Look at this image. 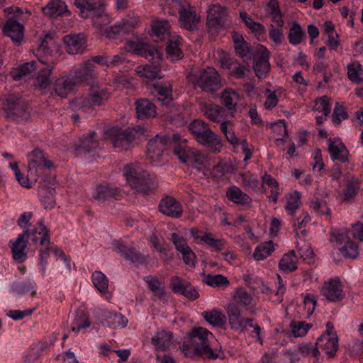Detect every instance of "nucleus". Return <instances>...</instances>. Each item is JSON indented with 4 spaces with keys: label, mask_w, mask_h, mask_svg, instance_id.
I'll return each mask as SVG.
<instances>
[{
    "label": "nucleus",
    "mask_w": 363,
    "mask_h": 363,
    "mask_svg": "<svg viewBox=\"0 0 363 363\" xmlns=\"http://www.w3.org/2000/svg\"><path fill=\"white\" fill-rule=\"evenodd\" d=\"M169 286L173 292L182 294L191 301L197 299L199 296V292L191 284L179 277H171Z\"/></svg>",
    "instance_id": "nucleus-18"
},
{
    "label": "nucleus",
    "mask_w": 363,
    "mask_h": 363,
    "mask_svg": "<svg viewBox=\"0 0 363 363\" xmlns=\"http://www.w3.org/2000/svg\"><path fill=\"white\" fill-rule=\"evenodd\" d=\"M144 281L147 283L149 289L155 296L160 299H164L165 290L158 278L155 276L149 275L145 277Z\"/></svg>",
    "instance_id": "nucleus-48"
},
{
    "label": "nucleus",
    "mask_w": 363,
    "mask_h": 363,
    "mask_svg": "<svg viewBox=\"0 0 363 363\" xmlns=\"http://www.w3.org/2000/svg\"><path fill=\"white\" fill-rule=\"evenodd\" d=\"M240 94L231 88L225 89L220 96L221 104L233 113L238 110V104L240 101Z\"/></svg>",
    "instance_id": "nucleus-33"
},
{
    "label": "nucleus",
    "mask_w": 363,
    "mask_h": 363,
    "mask_svg": "<svg viewBox=\"0 0 363 363\" xmlns=\"http://www.w3.org/2000/svg\"><path fill=\"white\" fill-rule=\"evenodd\" d=\"M189 164L196 169L198 172H201L203 176H208L211 174L210 159L197 150H195Z\"/></svg>",
    "instance_id": "nucleus-34"
},
{
    "label": "nucleus",
    "mask_w": 363,
    "mask_h": 363,
    "mask_svg": "<svg viewBox=\"0 0 363 363\" xmlns=\"http://www.w3.org/2000/svg\"><path fill=\"white\" fill-rule=\"evenodd\" d=\"M90 326V321L86 313L83 311L78 313L72 323V330L76 333Z\"/></svg>",
    "instance_id": "nucleus-61"
},
{
    "label": "nucleus",
    "mask_w": 363,
    "mask_h": 363,
    "mask_svg": "<svg viewBox=\"0 0 363 363\" xmlns=\"http://www.w3.org/2000/svg\"><path fill=\"white\" fill-rule=\"evenodd\" d=\"M154 89L157 99L163 104H167L172 101V86L169 84L155 85Z\"/></svg>",
    "instance_id": "nucleus-53"
},
{
    "label": "nucleus",
    "mask_w": 363,
    "mask_h": 363,
    "mask_svg": "<svg viewBox=\"0 0 363 363\" xmlns=\"http://www.w3.org/2000/svg\"><path fill=\"white\" fill-rule=\"evenodd\" d=\"M240 16L245 26L255 35L257 40L262 42L266 40L267 30L263 24L255 21L246 12H240Z\"/></svg>",
    "instance_id": "nucleus-27"
},
{
    "label": "nucleus",
    "mask_w": 363,
    "mask_h": 363,
    "mask_svg": "<svg viewBox=\"0 0 363 363\" xmlns=\"http://www.w3.org/2000/svg\"><path fill=\"white\" fill-rule=\"evenodd\" d=\"M347 77L350 81L358 84L363 82V78L362 77L363 69L359 62H352L347 65Z\"/></svg>",
    "instance_id": "nucleus-56"
},
{
    "label": "nucleus",
    "mask_w": 363,
    "mask_h": 363,
    "mask_svg": "<svg viewBox=\"0 0 363 363\" xmlns=\"http://www.w3.org/2000/svg\"><path fill=\"white\" fill-rule=\"evenodd\" d=\"M312 325L305 321L294 320L291 322L289 328L292 335L294 337H301L305 336Z\"/></svg>",
    "instance_id": "nucleus-57"
},
{
    "label": "nucleus",
    "mask_w": 363,
    "mask_h": 363,
    "mask_svg": "<svg viewBox=\"0 0 363 363\" xmlns=\"http://www.w3.org/2000/svg\"><path fill=\"white\" fill-rule=\"evenodd\" d=\"M159 209L164 215L175 218H180L183 213L182 204L172 196L162 199Z\"/></svg>",
    "instance_id": "nucleus-22"
},
{
    "label": "nucleus",
    "mask_w": 363,
    "mask_h": 363,
    "mask_svg": "<svg viewBox=\"0 0 363 363\" xmlns=\"http://www.w3.org/2000/svg\"><path fill=\"white\" fill-rule=\"evenodd\" d=\"M318 349H322L329 358L335 356L338 348V340L336 334H323L316 342Z\"/></svg>",
    "instance_id": "nucleus-26"
},
{
    "label": "nucleus",
    "mask_w": 363,
    "mask_h": 363,
    "mask_svg": "<svg viewBox=\"0 0 363 363\" xmlns=\"http://www.w3.org/2000/svg\"><path fill=\"white\" fill-rule=\"evenodd\" d=\"M169 139L165 135H157L151 139L147 147V157L154 164L161 162L163 152L167 148Z\"/></svg>",
    "instance_id": "nucleus-12"
},
{
    "label": "nucleus",
    "mask_w": 363,
    "mask_h": 363,
    "mask_svg": "<svg viewBox=\"0 0 363 363\" xmlns=\"http://www.w3.org/2000/svg\"><path fill=\"white\" fill-rule=\"evenodd\" d=\"M33 216V214L30 211L23 213L17 220V225L21 228L23 229L22 234L26 235L27 237L32 236L33 242L37 244L39 240V238L36 235L37 229L30 223Z\"/></svg>",
    "instance_id": "nucleus-30"
},
{
    "label": "nucleus",
    "mask_w": 363,
    "mask_h": 363,
    "mask_svg": "<svg viewBox=\"0 0 363 363\" xmlns=\"http://www.w3.org/2000/svg\"><path fill=\"white\" fill-rule=\"evenodd\" d=\"M37 69L36 62L32 61L16 67L11 72V76L14 80H20Z\"/></svg>",
    "instance_id": "nucleus-50"
},
{
    "label": "nucleus",
    "mask_w": 363,
    "mask_h": 363,
    "mask_svg": "<svg viewBox=\"0 0 363 363\" xmlns=\"http://www.w3.org/2000/svg\"><path fill=\"white\" fill-rule=\"evenodd\" d=\"M304 32L298 23H294L289 29L288 39L293 45L300 44L303 38Z\"/></svg>",
    "instance_id": "nucleus-60"
},
{
    "label": "nucleus",
    "mask_w": 363,
    "mask_h": 363,
    "mask_svg": "<svg viewBox=\"0 0 363 363\" xmlns=\"http://www.w3.org/2000/svg\"><path fill=\"white\" fill-rule=\"evenodd\" d=\"M263 186L267 187L270 190L269 199L273 202H277L281 191L277 182L271 175L265 174L262 177Z\"/></svg>",
    "instance_id": "nucleus-51"
},
{
    "label": "nucleus",
    "mask_w": 363,
    "mask_h": 363,
    "mask_svg": "<svg viewBox=\"0 0 363 363\" xmlns=\"http://www.w3.org/2000/svg\"><path fill=\"white\" fill-rule=\"evenodd\" d=\"M328 151L333 160L345 162L348 160L349 152L345 145L338 138L329 139Z\"/></svg>",
    "instance_id": "nucleus-29"
},
{
    "label": "nucleus",
    "mask_w": 363,
    "mask_h": 363,
    "mask_svg": "<svg viewBox=\"0 0 363 363\" xmlns=\"http://www.w3.org/2000/svg\"><path fill=\"white\" fill-rule=\"evenodd\" d=\"M152 35L155 40H163L169 37L170 24L167 20H155L152 22Z\"/></svg>",
    "instance_id": "nucleus-38"
},
{
    "label": "nucleus",
    "mask_w": 363,
    "mask_h": 363,
    "mask_svg": "<svg viewBox=\"0 0 363 363\" xmlns=\"http://www.w3.org/2000/svg\"><path fill=\"white\" fill-rule=\"evenodd\" d=\"M109 98V94L105 89L94 90L89 96L76 98L72 103L74 108L85 111L94 106H100Z\"/></svg>",
    "instance_id": "nucleus-9"
},
{
    "label": "nucleus",
    "mask_w": 363,
    "mask_h": 363,
    "mask_svg": "<svg viewBox=\"0 0 363 363\" xmlns=\"http://www.w3.org/2000/svg\"><path fill=\"white\" fill-rule=\"evenodd\" d=\"M204 282L208 286L222 289L228 287L230 284L228 278L222 274H208L204 278Z\"/></svg>",
    "instance_id": "nucleus-55"
},
{
    "label": "nucleus",
    "mask_w": 363,
    "mask_h": 363,
    "mask_svg": "<svg viewBox=\"0 0 363 363\" xmlns=\"http://www.w3.org/2000/svg\"><path fill=\"white\" fill-rule=\"evenodd\" d=\"M182 42V38L180 36H176L169 40L166 50L167 57L172 61L179 60L184 57L183 52L180 48Z\"/></svg>",
    "instance_id": "nucleus-44"
},
{
    "label": "nucleus",
    "mask_w": 363,
    "mask_h": 363,
    "mask_svg": "<svg viewBox=\"0 0 363 363\" xmlns=\"http://www.w3.org/2000/svg\"><path fill=\"white\" fill-rule=\"evenodd\" d=\"M189 129L199 143L208 146L215 152L221 150L223 147L221 139L209 128L204 121L194 120L189 124Z\"/></svg>",
    "instance_id": "nucleus-3"
},
{
    "label": "nucleus",
    "mask_w": 363,
    "mask_h": 363,
    "mask_svg": "<svg viewBox=\"0 0 363 363\" xmlns=\"http://www.w3.org/2000/svg\"><path fill=\"white\" fill-rule=\"evenodd\" d=\"M266 13L271 17L272 23L284 24L279 2L277 0H269L265 8Z\"/></svg>",
    "instance_id": "nucleus-47"
},
{
    "label": "nucleus",
    "mask_w": 363,
    "mask_h": 363,
    "mask_svg": "<svg viewBox=\"0 0 363 363\" xmlns=\"http://www.w3.org/2000/svg\"><path fill=\"white\" fill-rule=\"evenodd\" d=\"M223 109L218 105L210 104L203 110L204 115L213 122H220L223 119Z\"/></svg>",
    "instance_id": "nucleus-59"
},
{
    "label": "nucleus",
    "mask_w": 363,
    "mask_h": 363,
    "mask_svg": "<svg viewBox=\"0 0 363 363\" xmlns=\"http://www.w3.org/2000/svg\"><path fill=\"white\" fill-rule=\"evenodd\" d=\"M144 133L145 128L140 125L123 130L111 128L106 130V137L112 142L114 147L126 150L130 148L131 143L136 137Z\"/></svg>",
    "instance_id": "nucleus-4"
},
{
    "label": "nucleus",
    "mask_w": 363,
    "mask_h": 363,
    "mask_svg": "<svg viewBox=\"0 0 363 363\" xmlns=\"http://www.w3.org/2000/svg\"><path fill=\"white\" fill-rule=\"evenodd\" d=\"M179 22L181 27L188 30H194L197 28V25L201 19L200 16L188 2L179 1Z\"/></svg>",
    "instance_id": "nucleus-10"
},
{
    "label": "nucleus",
    "mask_w": 363,
    "mask_h": 363,
    "mask_svg": "<svg viewBox=\"0 0 363 363\" xmlns=\"http://www.w3.org/2000/svg\"><path fill=\"white\" fill-rule=\"evenodd\" d=\"M269 58V52L267 48L264 45H259L257 49V56L255 58V62L253 66L255 73L259 79L265 78L270 69Z\"/></svg>",
    "instance_id": "nucleus-19"
},
{
    "label": "nucleus",
    "mask_w": 363,
    "mask_h": 363,
    "mask_svg": "<svg viewBox=\"0 0 363 363\" xmlns=\"http://www.w3.org/2000/svg\"><path fill=\"white\" fill-rule=\"evenodd\" d=\"M135 104L138 118H151L156 116L155 106L148 99H140L135 101Z\"/></svg>",
    "instance_id": "nucleus-36"
},
{
    "label": "nucleus",
    "mask_w": 363,
    "mask_h": 363,
    "mask_svg": "<svg viewBox=\"0 0 363 363\" xmlns=\"http://www.w3.org/2000/svg\"><path fill=\"white\" fill-rule=\"evenodd\" d=\"M203 244L207 245L213 252H220L225 249L226 241L223 239H216L211 233L206 236Z\"/></svg>",
    "instance_id": "nucleus-62"
},
{
    "label": "nucleus",
    "mask_w": 363,
    "mask_h": 363,
    "mask_svg": "<svg viewBox=\"0 0 363 363\" xmlns=\"http://www.w3.org/2000/svg\"><path fill=\"white\" fill-rule=\"evenodd\" d=\"M201 315L207 323L213 327L221 328L225 325L226 316L224 313L218 308H216L211 311H203Z\"/></svg>",
    "instance_id": "nucleus-35"
},
{
    "label": "nucleus",
    "mask_w": 363,
    "mask_h": 363,
    "mask_svg": "<svg viewBox=\"0 0 363 363\" xmlns=\"http://www.w3.org/2000/svg\"><path fill=\"white\" fill-rule=\"evenodd\" d=\"M25 234H18L16 240H10L9 245L11 250L12 257L17 263H22L27 259L26 248L28 238Z\"/></svg>",
    "instance_id": "nucleus-20"
},
{
    "label": "nucleus",
    "mask_w": 363,
    "mask_h": 363,
    "mask_svg": "<svg viewBox=\"0 0 363 363\" xmlns=\"http://www.w3.org/2000/svg\"><path fill=\"white\" fill-rule=\"evenodd\" d=\"M91 279L94 286L106 298H111L112 295L108 291V280L104 274L100 271H95L92 274Z\"/></svg>",
    "instance_id": "nucleus-42"
},
{
    "label": "nucleus",
    "mask_w": 363,
    "mask_h": 363,
    "mask_svg": "<svg viewBox=\"0 0 363 363\" xmlns=\"http://www.w3.org/2000/svg\"><path fill=\"white\" fill-rule=\"evenodd\" d=\"M74 76L79 84L88 83L96 77L95 66H93L91 61L86 60L74 70Z\"/></svg>",
    "instance_id": "nucleus-32"
},
{
    "label": "nucleus",
    "mask_w": 363,
    "mask_h": 363,
    "mask_svg": "<svg viewBox=\"0 0 363 363\" xmlns=\"http://www.w3.org/2000/svg\"><path fill=\"white\" fill-rule=\"evenodd\" d=\"M8 14H12L13 17L8 19L4 26L3 30L6 35L9 37L14 43H19L23 38L24 28L19 21H26L30 16V13L23 11L19 7L10 6L5 9Z\"/></svg>",
    "instance_id": "nucleus-2"
},
{
    "label": "nucleus",
    "mask_w": 363,
    "mask_h": 363,
    "mask_svg": "<svg viewBox=\"0 0 363 363\" xmlns=\"http://www.w3.org/2000/svg\"><path fill=\"white\" fill-rule=\"evenodd\" d=\"M286 199L285 210L289 215H294L295 211L301 206V194L294 191V192L288 194Z\"/></svg>",
    "instance_id": "nucleus-54"
},
{
    "label": "nucleus",
    "mask_w": 363,
    "mask_h": 363,
    "mask_svg": "<svg viewBox=\"0 0 363 363\" xmlns=\"http://www.w3.org/2000/svg\"><path fill=\"white\" fill-rule=\"evenodd\" d=\"M120 189L108 184L99 185L93 194V198L99 202H104L111 199H117L121 195Z\"/></svg>",
    "instance_id": "nucleus-31"
},
{
    "label": "nucleus",
    "mask_w": 363,
    "mask_h": 363,
    "mask_svg": "<svg viewBox=\"0 0 363 363\" xmlns=\"http://www.w3.org/2000/svg\"><path fill=\"white\" fill-rule=\"evenodd\" d=\"M78 82L74 76H62L57 78L53 84L55 92L60 97L65 98L74 89Z\"/></svg>",
    "instance_id": "nucleus-24"
},
{
    "label": "nucleus",
    "mask_w": 363,
    "mask_h": 363,
    "mask_svg": "<svg viewBox=\"0 0 363 363\" xmlns=\"http://www.w3.org/2000/svg\"><path fill=\"white\" fill-rule=\"evenodd\" d=\"M39 62L43 65H46L47 67L40 69L35 79L34 86L38 89L43 90L47 89L51 84L50 75L55 67V62L50 60L48 58L45 60L39 59Z\"/></svg>",
    "instance_id": "nucleus-21"
},
{
    "label": "nucleus",
    "mask_w": 363,
    "mask_h": 363,
    "mask_svg": "<svg viewBox=\"0 0 363 363\" xmlns=\"http://www.w3.org/2000/svg\"><path fill=\"white\" fill-rule=\"evenodd\" d=\"M276 245L272 241H266L259 244L252 253L256 261H262L269 257L275 250Z\"/></svg>",
    "instance_id": "nucleus-43"
},
{
    "label": "nucleus",
    "mask_w": 363,
    "mask_h": 363,
    "mask_svg": "<svg viewBox=\"0 0 363 363\" xmlns=\"http://www.w3.org/2000/svg\"><path fill=\"white\" fill-rule=\"evenodd\" d=\"M38 225L40 227V231L38 232V235L40 238L38 242L40 245L45 247L44 248H41L39 250V265L40 267V271L43 275H45L46 272V266L48 264V259L51 253L50 248L49 247L50 240L49 230L43 224L42 220L38 222Z\"/></svg>",
    "instance_id": "nucleus-15"
},
{
    "label": "nucleus",
    "mask_w": 363,
    "mask_h": 363,
    "mask_svg": "<svg viewBox=\"0 0 363 363\" xmlns=\"http://www.w3.org/2000/svg\"><path fill=\"white\" fill-rule=\"evenodd\" d=\"M138 20L135 18L123 20L111 26L107 31V37L114 38L117 34L121 33H126L132 30L138 24Z\"/></svg>",
    "instance_id": "nucleus-37"
},
{
    "label": "nucleus",
    "mask_w": 363,
    "mask_h": 363,
    "mask_svg": "<svg viewBox=\"0 0 363 363\" xmlns=\"http://www.w3.org/2000/svg\"><path fill=\"white\" fill-rule=\"evenodd\" d=\"M220 131L225 135L226 140L232 145H238L240 139L233 130V123L229 121H223L220 125Z\"/></svg>",
    "instance_id": "nucleus-58"
},
{
    "label": "nucleus",
    "mask_w": 363,
    "mask_h": 363,
    "mask_svg": "<svg viewBox=\"0 0 363 363\" xmlns=\"http://www.w3.org/2000/svg\"><path fill=\"white\" fill-rule=\"evenodd\" d=\"M228 16V9L225 6L219 4H212L207 11L206 23L208 27L223 28L226 24Z\"/></svg>",
    "instance_id": "nucleus-14"
},
{
    "label": "nucleus",
    "mask_w": 363,
    "mask_h": 363,
    "mask_svg": "<svg viewBox=\"0 0 363 363\" xmlns=\"http://www.w3.org/2000/svg\"><path fill=\"white\" fill-rule=\"evenodd\" d=\"M196 85L203 91L213 93L220 88L219 74L213 67H208L200 74Z\"/></svg>",
    "instance_id": "nucleus-11"
},
{
    "label": "nucleus",
    "mask_w": 363,
    "mask_h": 363,
    "mask_svg": "<svg viewBox=\"0 0 363 363\" xmlns=\"http://www.w3.org/2000/svg\"><path fill=\"white\" fill-rule=\"evenodd\" d=\"M105 0H75L74 5L79 10L83 18L91 17L96 25L100 26L101 23L98 20L101 19L103 22L108 21V16L104 13Z\"/></svg>",
    "instance_id": "nucleus-5"
},
{
    "label": "nucleus",
    "mask_w": 363,
    "mask_h": 363,
    "mask_svg": "<svg viewBox=\"0 0 363 363\" xmlns=\"http://www.w3.org/2000/svg\"><path fill=\"white\" fill-rule=\"evenodd\" d=\"M320 292L330 302L340 301L345 296L344 285L339 277L331 278L325 281Z\"/></svg>",
    "instance_id": "nucleus-13"
},
{
    "label": "nucleus",
    "mask_w": 363,
    "mask_h": 363,
    "mask_svg": "<svg viewBox=\"0 0 363 363\" xmlns=\"http://www.w3.org/2000/svg\"><path fill=\"white\" fill-rule=\"evenodd\" d=\"M106 319L107 325L113 328H124L128 323L126 318L120 313H108Z\"/></svg>",
    "instance_id": "nucleus-64"
},
{
    "label": "nucleus",
    "mask_w": 363,
    "mask_h": 363,
    "mask_svg": "<svg viewBox=\"0 0 363 363\" xmlns=\"http://www.w3.org/2000/svg\"><path fill=\"white\" fill-rule=\"evenodd\" d=\"M63 40L66 50L70 55L82 53L86 48V40L81 34L65 35Z\"/></svg>",
    "instance_id": "nucleus-28"
},
{
    "label": "nucleus",
    "mask_w": 363,
    "mask_h": 363,
    "mask_svg": "<svg viewBox=\"0 0 363 363\" xmlns=\"http://www.w3.org/2000/svg\"><path fill=\"white\" fill-rule=\"evenodd\" d=\"M124 175L128 184L138 192L147 193L157 187L156 177L137 164H126L124 167Z\"/></svg>",
    "instance_id": "nucleus-1"
},
{
    "label": "nucleus",
    "mask_w": 363,
    "mask_h": 363,
    "mask_svg": "<svg viewBox=\"0 0 363 363\" xmlns=\"http://www.w3.org/2000/svg\"><path fill=\"white\" fill-rule=\"evenodd\" d=\"M28 172L30 177L36 181L45 169L53 167L52 162L45 155L40 149H35L28 156Z\"/></svg>",
    "instance_id": "nucleus-7"
},
{
    "label": "nucleus",
    "mask_w": 363,
    "mask_h": 363,
    "mask_svg": "<svg viewBox=\"0 0 363 363\" xmlns=\"http://www.w3.org/2000/svg\"><path fill=\"white\" fill-rule=\"evenodd\" d=\"M44 15L52 18H56L67 12V7L61 0H51L45 7H42Z\"/></svg>",
    "instance_id": "nucleus-39"
},
{
    "label": "nucleus",
    "mask_w": 363,
    "mask_h": 363,
    "mask_svg": "<svg viewBox=\"0 0 363 363\" xmlns=\"http://www.w3.org/2000/svg\"><path fill=\"white\" fill-rule=\"evenodd\" d=\"M240 182L245 187L252 191H257L260 184L257 177L250 172L240 174Z\"/></svg>",
    "instance_id": "nucleus-63"
},
{
    "label": "nucleus",
    "mask_w": 363,
    "mask_h": 363,
    "mask_svg": "<svg viewBox=\"0 0 363 363\" xmlns=\"http://www.w3.org/2000/svg\"><path fill=\"white\" fill-rule=\"evenodd\" d=\"M226 196L230 201L240 205L249 204L252 202V199L235 186L228 189Z\"/></svg>",
    "instance_id": "nucleus-45"
},
{
    "label": "nucleus",
    "mask_w": 363,
    "mask_h": 363,
    "mask_svg": "<svg viewBox=\"0 0 363 363\" xmlns=\"http://www.w3.org/2000/svg\"><path fill=\"white\" fill-rule=\"evenodd\" d=\"M162 58L156 62V58L155 60H150L152 62V65H147L145 66H138L135 68L136 73L140 77L146 79L147 81H152L156 79H161L163 77L161 72V66L160 62Z\"/></svg>",
    "instance_id": "nucleus-23"
},
{
    "label": "nucleus",
    "mask_w": 363,
    "mask_h": 363,
    "mask_svg": "<svg viewBox=\"0 0 363 363\" xmlns=\"http://www.w3.org/2000/svg\"><path fill=\"white\" fill-rule=\"evenodd\" d=\"M126 49L136 55L145 57L148 60H153L156 58L158 62L162 57L160 50L154 46L140 41H129L127 43Z\"/></svg>",
    "instance_id": "nucleus-16"
},
{
    "label": "nucleus",
    "mask_w": 363,
    "mask_h": 363,
    "mask_svg": "<svg viewBox=\"0 0 363 363\" xmlns=\"http://www.w3.org/2000/svg\"><path fill=\"white\" fill-rule=\"evenodd\" d=\"M172 333L166 331L158 332L152 338V342L157 350L164 351L172 344Z\"/></svg>",
    "instance_id": "nucleus-46"
},
{
    "label": "nucleus",
    "mask_w": 363,
    "mask_h": 363,
    "mask_svg": "<svg viewBox=\"0 0 363 363\" xmlns=\"http://www.w3.org/2000/svg\"><path fill=\"white\" fill-rule=\"evenodd\" d=\"M298 257L294 250H291L284 254L279 262V269L289 273L295 271L297 269Z\"/></svg>",
    "instance_id": "nucleus-41"
},
{
    "label": "nucleus",
    "mask_w": 363,
    "mask_h": 363,
    "mask_svg": "<svg viewBox=\"0 0 363 363\" xmlns=\"http://www.w3.org/2000/svg\"><path fill=\"white\" fill-rule=\"evenodd\" d=\"M297 351L298 352V355L300 354L303 357H314L315 359L314 363H320L318 362V359L320 353L316 342L315 345H313L312 343L299 345L297 347Z\"/></svg>",
    "instance_id": "nucleus-49"
},
{
    "label": "nucleus",
    "mask_w": 363,
    "mask_h": 363,
    "mask_svg": "<svg viewBox=\"0 0 363 363\" xmlns=\"http://www.w3.org/2000/svg\"><path fill=\"white\" fill-rule=\"evenodd\" d=\"M283 26L284 24L279 25L278 23L272 22L269 26V37L276 45H281L285 40Z\"/></svg>",
    "instance_id": "nucleus-52"
},
{
    "label": "nucleus",
    "mask_w": 363,
    "mask_h": 363,
    "mask_svg": "<svg viewBox=\"0 0 363 363\" xmlns=\"http://www.w3.org/2000/svg\"><path fill=\"white\" fill-rule=\"evenodd\" d=\"M116 248L122 256L133 263L140 264L145 262V257L140 254L135 248H128L121 243L116 245Z\"/></svg>",
    "instance_id": "nucleus-40"
},
{
    "label": "nucleus",
    "mask_w": 363,
    "mask_h": 363,
    "mask_svg": "<svg viewBox=\"0 0 363 363\" xmlns=\"http://www.w3.org/2000/svg\"><path fill=\"white\" fill-rule=\"evenodd\" d=\"M189 338L207 353L216 356L215 359L223 358L224 354L220 348L213 349L210 344V340L213 338V335L206 328L202 327H194L189 333Z\"/></svg>",
    "instance_id": "nucleus-6"
},
{
    "label": "nucleus",
    "mask_w": 363,
    "mask_h": 363,
    "mask_svg": "<svg viewBox=\"0 0 363 363\" xmlns=\"http://www.w3.org/2000/svg\"><path fill=\"white\" fill-rule=\"evenodd\" d=\"M182 353L187 357L196 358L202 357L208 359H215V357L211 353H207L203 349L193 342L189 337L184 341L180 347Z\"/></svg>",
    "instance_id": "nucleus-25"
},
{
    "label": "nucleus",
    "mask_w": 363,
    "mask_h": 363,
    "mask_svg": "<svg viewBox=\"0 0 363 363\" xmlns=\"http://www.w3.org/2000/svg\"><path fill=\"white\" fill-rule=\"evenodd\" d=\"M228 323L231 330L238 333H245L248 325H252L253 319L242 316L241 309L235 303H228L225 307Z\"/></svg>",
    "instance_id": "nucleus-8"
},
{
    "label": "nucleus",
    "mask_w": 363,
    "mask_h": 363,
    "mask_svg": "<svg viewBox=\"0 0 363 363\" xmlns=\"http://www.w3.org/2000/svg\"><path fill=\"white\" fill-rule=\"evenodd\" d=\"M230 303L237 304V307L243 308L250 314H255L257 312L256 299L250 293L242 288L237 289L232 296V301Z\"/></svg>",
    "instance_id": "nucleus-17"
}]
</instances>
